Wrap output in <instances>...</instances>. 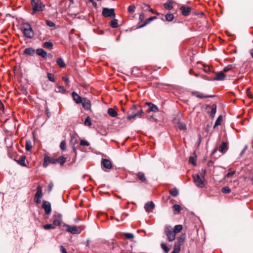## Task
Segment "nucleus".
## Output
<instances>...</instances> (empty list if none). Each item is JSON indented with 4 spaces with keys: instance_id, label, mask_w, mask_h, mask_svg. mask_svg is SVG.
<instances>
[{
    "instance_id": "nucleus-28",
    "label": "nucleus",
    "mask_w": 253,
    "mask_h": 253,
    "mask_svg": "<svg viewBox=\"0 0 253 253\" xmlns=\"http://www.w3.org/2000/svg\"><path fill=\"white\" fill-rule=\"evenodd\" d=\"M42 187L40 185H38L37 188V192L35 197H37V198H42Z\"/></svg>"
},
{
    "instance_id": "nucleus-59",
    "label": "nucleus",
    "mask_w": 253,
    "mask_h": 253,
    "mask_svg": "<svg viewBox=\"0 0 253 253\" xmlns=\"http://www.w3.org/2000/svg\"><path fill=\"white\" fill-rule=\"evenodd\" d=\"M235 173V171H229L227 174H226V176L227 177H231V176L233 175Z\"/></svg>"
},
{
    "instance_id": "nucleus-10",
    "label": "nucleus",
    "mask_w": 253,
    "mask_h": 253,
    "mask_svg": "<svg viewBox=\"0 0 253 253\" xmlns=\"http://www.w3.org/2000/svg\"><path fill=\"white\" fill-rule=\"evenodd\" d=\"M42 207L44 210L45 213H46L48 215L51 213V205L48 202L43 201L42 202Z\"/></svg>"
},
{
    "instance_id": "nucleus-62",
    "label": "nucleus",
    "mask_w": 253,
    "mask_h": 253,
    "mask_svg": "<svg viewBox=\"0 0 253 253\" xmlns=\"http://www.w3.org/2000/svg\"><path fill=\"white\" fill-rule=\"evenodd\" d=\"M145 18L144 14L142 13L139 15V19L140 21H142Z\"/></svg>"
},
{
    "instance_id": "nucleus-46",
    "label": "nucleus",
    "mask_w": 253,
    "mask_h": 253,
    "mask_svg": "<svg viewBox=\"0 0 253 253\" xmlns=\"http://www.w3.org/2000/svg\"><path fill=\"white\" fill-rule=\"evenodd\" d=\"M60 148L63 151H64L66 149V143L65 140H63L61 141L60 144Z\"/></svg>"
},
{
    "instance_id": "nucleus-54",
    "label": "nucleus",
    "mask_w": 253,
    "mask_h": 253,
    "mask_svg": "<svg viewBox=\"0 0 253 253\" xmlns=\"http://www.w3.org/2000/svg\"><path fill=\"white\" fill-rule=\"evenodd\" d=\"M178 127L181 130H185L186 129V126L183 123H180L178 126Z\"/></svg>"
},
{
    "instance_id": "nucleus-32",
    "label": "nucleus",
    "mask_w": 253,
    "mask_h": 253,
    "mask_svg": "<svg viewBox=\"0 0 253 253\" xmlns=\"http://www.w3.org/2000/svg\"><path fill=\"white\" fill-rule=\"evenodd\" d=\"M107 112H108V114H109V115L112 117H115L118 115L117 111H116L113 108H109L108 109Z\"/></svg>"
},
{
    "instance_id": "nucleus-24",
    "label": "nucleus",
    "mask_w": 253,
    "mask_h": 253,
    "mask_svg": "<svg viewBox=\"0 0 253 253\" xmlns=\"http://www.w3.org/2000/svg\"><path fill=\"white\" fill-rule=\"evenodd\" d=\"M35 51L32 47L26 48L24 50V54L33 56L35 54Z\"/></svg>"
},
{
    "instance_id": "nucleus-22",
    "label": "nucleus",
    "mask_w": 253,
    "mask_h": 253,
    "mask_svg": "<svg viewBox=\"0 0 253 253\" xmlns=\"http://www.w3.org/2000/svg\"><path fill=\"white\" fill-rule=\"evenodd\" d=\"M186 239V234L185 233L182 234L179 237H177L176 242L183 245L185 242Z\"/></svg>"
},
{
    "instance_id": "nucleus-43",
    "label": "nucleus",
    "mask_w": 253,
    "mask_h": 253,
    "mask_svg": "<svg viewBox=\"0 0 253 253\" xmlns=\"http://www.w3.org/2000/svg\"><path fill=\"white\" fill-rule=\"evenodd\" d=\"M161 247L166 253H168L169 251V249L165 243H162Z\"/></svg>"
},
{
    "instance_id": "nucleus-12",
    "label": "nucleus",
    "mask_w": 253,
    "mask_h": 253,
    "mask_svg": "<svg viewBox=\"0 0 253 253\" xmlns=\"http://www.w3.org/2000/svg\"><path fill=\"white\" fill-rule=\"evenodd\" d=\"M101 166L103 168L110 169L112 168V165L111 161L107 159H102Z\"/></svg>"
},
{
    "instance_id": "nucleus-53",
    "label": "nucleus",
    "mask_w": 253,
    "mask_h": 253,
    "mask_svg": "<svg viewBox=\"0 0 253 253\" xmlns=\"http://www.w3.org/2000/svg\"><path fill=\"white\" fill-rule=\"evenodd\" d=\"M46 24L50 27H54L55 26V24L53 22L49 20H46Z\"/></svg>"
},
{
    "instance_id": "nucleus-35",
    "label": "nucleus",
    "mask_w": 253,
    "mask_h": 253,
    "mask_svg": "<svg viewBox=\"0 0 253 253\" xmlns=\"http://www.w3.org/2000/svg\"><path fill=\"white\" fill-rule=\"evenodd\" d=\"M182 245L175 242L173 247V251L179 253L181 249V246Z\"/></svg>"
},
{
    "instance_id": "nucleus-52",
    "label": "nucleus",
    "mask_w": 253,
    "mask_h": 253,
    "mask_svg": "<svg viewBox=\"0 0 253 253\" xmlns=\"http://www.w3.org/2000/svg\"><path fill=\"white\" fill-rule=\"evenodd\" d=\"M135 8L134 5H131L128 7V12L132 13L134 12Z\"/></svg>"
},
{
    "instance_id": "nucleus-30",
    "label": "nucleus",
    "mask_w": 253,
    "mask_h": 253,
    "mask_svg": "<svg viewBox=\"0 0 253 253\" xmlns=\"http://www.w3.org/2000/svg\"><path fill=\"white\" fill-rule=\"evenodd\" d=\"M56 63L57 65L61 68H64L66 67V64L61 58H58L56 60Z\"/></svg>"
},
{
    "instance_id": "nucleus-8",
    "label": "nucleus",
    "mask_w": 253,
    "mask_h": 253,
    "mask_svg": "<svg viewBox=\"0 0 253 253\" xmlns=\"http://www.w3.org/2000/svg\"><path fill=\"white\" fill-rule=\"evenodd\" d=\"M66 231L73 234H79L81 232L82 229L79 226L67 225Z\"/></svg>"
},
{
    "instance_id": "nucleus-47",
    "label": "nucleus",
    "mask_w": 253,
    "mask_h": 253,
    "mask_svg": "<svg viewBox=\"0 0 253 253\" xmlns=\"http://www.w3.org/2000/svg\"><path fill=\"white\" fill-rule=\"evenodd\" d=\"M222 121V117L221 116H219L217 119L215 124L214 126L220 125Z\"/></svg>"
},
{
    "instance_id": "nucleus-33",
    "label": "nucleus",
    "mask_w": 253,
    "mask_h": 253,
    "mask_svg": "<svg viewBox=\"0 0 253 253\" xmlns=\"http://www.w3.org/2000/svg\"><path fill=\"white\" fill-rule=\"evenodd\" d=\"M56 161L57 163H59L61 166H63L66 162V158L63 156H60L59 158L56 159Z\"/></svg>"
},
{
    "instance_id": "nucleus-64",
    "label": "nucleus",
    "mask_w": 253,
    "mask_h": 253,
    "mask_svg": "<svg viewBox=\"0 0 253 253\" xmlns=\"http://www.w3.org/2000/svg\"><path fill=\"white\" fill-rule=\"evenodd\" d=\"M92 5H93L94 7H96L97 6V4H96V3L95 1H93L92 2Z\"/></svg>"
},
{
    "instance_id": "nucleus-21",
    "label": "nucleus",
    "mask_w": 253,
    "mask_h": 253,
    "mask_svg": "<svg viewBox=\"0 0 253 253\" xmlns=\"http://www.w3.org/2000/svg\"><path fill=\"white\" fill-rule=\"evenodd\" d=\"M37 54L42 57V58H46L47 57V53L42 48H38L36 50Z\"/></svg>"
},
{
    "instance_id": "nucleus-13",
    "label": "nucleus",
    "mask_w": 253,
    "mask_h": 253,
    "mask_svg": "<svg viewBox=\"0 0 253 253\" xmlns=\"http://www.w3.org/2000/svg\"><path fill=\"white\" fill-rule=\"evenodd\" d=\"M72 95L74 100L77 104H80L82 102L84 98L81 97L77 93L73 91L72 93Z\"/></svg>"
},
{
    "instance_id": "nucleus-40",
    "label": "nucleus",
    "mask_w": 253,
    "mask_h": 253,
    "mask_svg": "<svg viewBox=\"0 0 253 253\" xmlns=\"http://www.w3.org/2000/svg\"><path fill=\"white\" fill-rule=\"evenodd\" d=\"M165 8L168 10H170L173 8L172 3L171 1H168L164 5Z\"/></svg>"
},
{
    "instance_id": "nucleus-16",
    "label": "nucleus",
    "mask_w": 253,
    "mask_h": 253,
    "mask_svg": "<svg viewBox=\"0 0 253 253\" xmlns=\"http://www.w3.org/2000/svg\"><path fill=\"white\" fill-rule=\"evenodd\" d=\"M226 78V75L223 71L218 72L215 73V76L214 78V80L223 81Z\"/></svg>"
},
{
    "instance_id": "nucleus-42",
    "label": "nucleus",
    "mask_w": 253,
    "mask_h": 253,
    "mask_svg": "<svg viewBox=\"0 0 253 253\" xmlns=\"http://www.w3.org/2000/svg\"><path fill=\"white\" fill-rule=\"evenodd\" d=\"M43 228L45 230H50V229H54L55 227H54V225H53L52 224H48L44 225L43 226Z\"/></svg>"
},
{
    "instance_id": "nucleus-63",
    "label": "nucleus",
    "mask_w": 253,
    "mask_h": 253,
    "mask_svg": "<svg viewBox=\"0 0 253 253\" xmlns=\"http://www.w3.org/2000/svg\"><path fill=\"white\" fill-rule=\"evenodd\" d=\"M62 80L66 82V84L69 83V79L67 77H63L62 78Z\"/></svg>"
},
{
    "instance_id": "nucleus-34",
    "label": "nucleus",
    "mask_w": 253,
    "mask_h": 253,
    "mask_svg": "<svg viewBox=\"0 0 253 253\" xmlns=\"http://www.w3.org/2000/svg\"><path fill=\"white\" fill-rule=\"evenodd\" d=\"M42 46L43 48L51 49L53 47V43L50 42H46L43 43Z\"/></svg>"
},
{
    "instance_id": "nucleus-7",
    "label": "nucleus",
    "mask_w": 253,
    "mask_h": 253,
    "mask_svg": "<svg viewBox=\"0 0 253 253\" xmlns=\"http://www.w3.org/2000/svg\"><path fill=\"white\" fill-rule=\"evenodd\" d=\"M194 181L197 186L200 188H203L205 186L204 183L198 174L193 176Z\"/></svg>"
},
{
    "instance_id": "nucleus-49",
    "label": "nucleus",
    "mask_w": 253,
    "mask_h": 253,
    "mask_svg": "<svg viewBox=\"0 0 253 253\" xmlns=\"http://www.w3.org/2000/svg\"><path fill=\"white\" fill-rule=\"evenodd\" d=\"M84 124L85 126H90L91 125V122L89 117H86V118L85 119Z\"/></svg>"
},
{
    "instance_id": "nucleus-15",
    "label": "nucleus",
    "mask_w": 253,
    "mask_h": 253,
    "mask_svg": "<svg viewBox=\"0 0 253 253\" xmlns=\"http://www.w3.org/2000/svg\"><path fill=\"white\" fill-rule=\"evenodd\" d=\"M81 104L84 109L86 110H89L91 108L90 101L88 99L84 98Z\"/></svg>"
},
{
    "instance_id": "nucleus-26",
    "label": "nucleus",
    "mask_w": 253,
    "mask_h": 253,
    "mask_svg": "<svg viewBox=\"0 0 253 253\" xmlns=\"http://www.w3.org/2000/svg\"><path fill=\"white\" fill-rule=\"evenodd\" d=\"M146 104L149 106V112H157L158 111V108L157 106L152 104V103H147Z\"/></svg>"
},
{
    "instance_id": "nucleus-5",
    "label": "nucleus",
    "mask_w": 253,
    "mask_h": 253,
    "mask_svg": "<svg viewBox=\"0 0 253 253\" xmlns=\"http://www.w3.org/2000/svg\"><path fill=\"white\" fill-rule=\"evenodd\" d=\"M102 14L104 17L115 18L116 17V14L114 8H103L102 9Z\"/></svg>"
},
{
    "instance_id": "nucleus-31",
    "label": "nucleus",
    "mask_w": 253,
    "mask_h": 253,
    "mask_svg": "<svg viewBox=\"0 0 253 253\" xmlns=\"http://www.w3.org/2000/svg\"><path fill=\"white\" fill-rule=\"evenodd\" d=\"M183 229V226L182 225L178 224L175 225L174 228L172 229L173 232L176 234L177 233H179Z\"/></svg>"
},
{
    "instance_id": "nucleus-11",
    "label": "nucleus",
    "mask_w": 253,
    "mask_h": 253,
    "mask_svg": "<svg viewBox=\"0 0 253 253\" xmlns=\"http://www.w3.org/2000/svg\"><path fill=\"white\" fill-rule=\"evenodd\" d=\"M138 180L140 181V182L143 183L145 184L148 183V181L147 178L145 176V174L144 172L141 171H139L135 174Z\"/></svg>"
},
{
    "instance_id": "nucleus-48",
    "label": "nucleus",
    "mask_w": 253,
    "mask_h": 253,
    "mask_svg": "<svg viewBox=\"0 0 253 253\" xmlns=\"http://www.w3.org/2000/svg\"><path fill=\"white\" fill-rule=\"evenodd\" d=\"M221 191L223 193H225V194H228V193H230L231 192V189L229 188V187L228 186H225L224 187H223L221 189Z\"/></svg>"
},
{
    "instance_id": "nucleus-60",
    "label": "nucleus",
    "mask_w": 253,
    "mask_h": 253,
    "mask_svg": "<svg viewBox=\"0 0 253 253\" xmlns=\"http://www.w3.org/2000/svg\"><path fill=\"white\" fill-rule=\"evenodd\" d=\"M0 111H2L3 113H4V106L0 100Z\"/></svg>"
},
{
    "instance_id": "nucleus-19",
    "label": "nucleus",
    "mask_w": 253,
    "mask_h": 253,
    "mask_svg": "<svg viewBox=\"0 0 253 253\" xmlns=\"http://www.w3.org/2000/svg\"><path fill=\"white\" fill-rule=\"evenodd\" d=\"M61 217V215L60 214H58L57 215L55 216L53 220V225H54V227L59 226L61 224V220L60 218Z\"/></svg>"
},
{
    "instance_id": "nucleus-50",
    "label": "nucleus",
    "mask_w": 253,
    "mask_h": 253,
    "mask_svg": "<svg viewBox=\"0 0 253 253\" xmlns=\"http://www.w3.org/2000/svg\"><path fill=\"white\" fill-rule=\"evenodd\" d=\"M80 145H82V146H89L90 144L86 140H84V139H81V140H80Z\"/></svg>"
},
{
    "instance_id": "nucleus-9",
    "label": "nucleus",
    "mask_w": 253,
    "mask_h": 253,
    "mask_svg": "<svg viewBox=\"0 0 253 253\" xmlns=\"http://www.w3.org/2000/svg\"><path fill=\"white\" fill-rule=\"evenodd\" d=\"M191 94L197 98L200 99L207 98H212L214 96V95H205L202 92L197 91H192Z\"/></svg>"
},
{
    "instance_id": "nucleus-27",
    "label": "nucleus",
    "mask_w": 253,
    "mask_h": 253,
    "mask_svg": "<svg viewBox=\"0 0 253 253\" xmlns=\"http://www.w3.org/2000/svg\"><path fill=\"white\" fill-rule=\"evenodd\" d=\"M173 211L174 214H178L182 210L181 207L177 204L174 205L172 207Z\"/></svg>"
},
{
    "instance_id": "nucleus-39",
    "label": "nucleus",
    "mask_w": 253,
    "mask_h": 253,
    "mask_svg": "<svg viewBox=\"0 0 253 253\" xmlns=\"http://www.w3.org/2000/svg\"><path fill=\"white\" fill-rule=\"evenodd\" d=\"M55 90L56 92H61V93H64L66 91L64 86H61V85H57Z\"/></svg>"
},
{
    "instance_id": "nucleus-36",
    "label": "nucleus",
    "mask_w": 253,
    "mask_h": 253,
    "mask_svg": "<svg viewBox=\"0 0 253 253\" xmlns=\"http://www.w3.org/2000/svg\"><path fill=\"white\" fill-rule=\"evenodd\" d=\"M110 25L113 28H117L119 26L117 19H114L110 22Z\"/></svg>"
},
{
    "instance_id": "nucleus-37",
    "label": "nucleus",
    "mask_w": 253,
    "mask_h": 253,
    "mask_svg": "<svg viewBox=\"0 0 253 253\" xmlns=\"http://www.w3.org/2000/svg\"><path fill=\"white\" fill-rule=\"evenodd\" d=\"M169 192V194L173 197H176L178 195V191L176 188H173L170 190Z\"/></svg>"
},
{
    "instance_id": "nucleus-17",
    "label": "nucleus",
    "mask_w": 253,
    "mask_h": 253,
    "mask_svg": "<svg viewBox=\"0 0 253 253\" xmlns=\"http://www.w3.org/2000/svg\"><path fill=\"white\" fill-rule=\"evenodd\" d=\"M208 108H211V111L208 112L211 118H213L216 111V105L215 104H213L211 105V107H210L209 105H207L206 109H208Z\"/></svg>"
},
{
    "instance_id": "nucleus-57",
    "label": "nucleus",
    "mask_w": 253,
    "mask_h": 253,
    "mask_svg": "<svg viewBox=\"0 0 253 253\" xmlns=\"http://www.w3.org/2000/svg\"><path fill=\"white\" fill-rule=\"evenodd\" d=\"M144 7H142V8H143V9L145 8V10H148V11L152 12V9L151 8L149 5H147V4H144Z\"/></svg>"
},
{
    "instance_id": "nucleus-51",
    "label": "nucleus",
    "mask_w": 253,
    "mask_h": 253,
    "mask_svg": "<svg viewBox=\"0 0 253 253\" xmlns=\"http://www.w3.org/2000/svg\"><path fill=\"white\" fill-rule=\"evenodd\" d=\"M47 78H48V80L52 82H54L55 81L54 76L51 73L47 74Z\"/></svg>"
},
{
    "instance_id": "nucleus-38",
    "label": "nucleus",
    "mask_w": 253,
    "mask_h": 253,
    "mask_svg": "<svg viewBox=\"0 0 253 253\" xmlns=\"http://www.w3.org/2000/svg\"><path fill=\"white\" fill-rule=\"evenodd\" d=\"M156 18H157V17L156 16H153V17H151L145 20V23L143 25L140 26L139 27V28H142V27H144V26H145L147 24H148L150 21H151L152 20H154L155 19H156Z\"/></svg>"
},
{
    "instance_id": "nucleus-56",
    "label": "nucleus",
    "mask_w": 253,
    "mask_h": 253,
    "mask_svg": "<svg viewBox=\"0 0 253 253\" xmlns=\"http://www.w3.org/2000/svg\"><path fill=\"white\" fill-rule=\"evenodd\" d=\"M246 92H247V94L248 95V96L250 98H253V94L251 93V92L250 91V89L249 88H248L247 89H246Z\"/></svg>"
},
{
    "instance_id": "nucleus-20",
    "label": "nucleus",
    "mask_w": 253,
    "mask_h": 253,
    "mask_svg": "<svg viewBox=\"0 0 253 253\" xmlns=\"http://www.w3.org/2000/svg\"><path fill=\"white\" fill-rule=\"evenodd\" d=\"M227 143L225 142H222L221 145L218 148L219 151L222 154H224L227 151Z\"/></svg>"
},
{
    "instance_id": "nucleus-23",
    "label": "nucleus",
    "mask_w": 253,
    "mask_h": 253,
    "mask_svg": "<svg viewBox=\"0 0 253 253\" xmlns=\"http://www.w3.org/2000/svg\"><path fill=\"white\" fill-rule=\"evenodd\" d=\"M193 154V156H191L189 157V163L192 164L193 166H196L197 163V156L196 155V152H194Z\"/></svg>"
},
{
    "instance_id": "nucleus-14",
    "label": "nucleus",
    "mask_w": 253,
    "mask_h": 253,
    "mask_svg": "<svg viewBox=\"0 0 253 253\" xmlns=\"http://www.w3.org/2000/svg\"><path fill=\"white\" fill-rule=\"evenodd\" d=\"M155 208V204L152 201L146 203L144 206V208L147 212H151Z\"/></svg>"
},
{
    "instance_id": "nucleus-25",
    "label": "nucleus",
    "mask_w": 253,
    "mask_h": 253,
    "mask_svg": "<svg viewBox=\"0 0 253 253\" xmlns=\"http://www.w3.org/2000/svg\"><path fill=\"white\" fill-rule=\"evenodd\" d=\"M26 160V156L25 155H22L20 157V159L17 161V163L22 167H27V166L25 163Z\"/></svg>"
},
{
    "instance_id": "nucleus-45",
    "label": "nucleus",
    "mask_w": 253,
    "mask_h": 253,
    "mask_svg": "<svg viewBox=\"0 0 253 253\" xmlns=\"http://www.w3.org/2000/svg\"><path fill=\"white\" fill-rule=\"evenodd\" d=\"M202 69L204 71V72H205L206 73L209 74L211 72L210 67L208 65H203Z\"/></svg>"
},
{
    "instance_id": "nucleus-44",
    "label": "nucleus",
    "mask_w": 253,
    "mask_h": 253,
    "mask_svg": "<svg viewBox=\"0 0 253 253\" xmlns=\"http://www.w3.org/2000/svg\"><path fill=\"white\" fill-rule=\"evenodd\" d=\"M166 19L168 21H171L173 18L174 16L172 14H167L165 16Z\"/></svg>"
},
{
    "instance_id": "nucleus-2",
    "label": "nucleus",
    "mask_w": 253,
    "mask_h": 253,
    "mask_svg": "<svg viewBox=\"0 0 253 253\" xmlns=\"http://www.w3.org/2000/svg\"><path fill=\"white\" fill-rule=\"evenodd\" d=\"M22 31L25 37L32 39L34 36V33L31 26L28 23L22 25Z\"/></svg>"
},
{
    "instance_id": "nucleus-1",
    "label": "nucleus",
    "mask_w": 253,
    "mask_h": 253,
    "mask_svg": "<svg viewBox=\"0 0 253 253\" xmlns=\"http://www.w3.org/2000/svg\"><path fill=\"white\" fill-rule=\"evenodd\" d=\"M32 12L31 14L34 15L38 12L42 11L45 7L44 4L42 0H31Z\"/></svg>"
},
{
    "instance_id": "nucleus-3",
    "label": "nucleus",
    "mask_w": 253,
    "mask_h": 253,
    "mask_svg": "<svg viewBox=\"0 0 253 253\" xmlns=\"http://www.w3.org/2000/svg\"><path fill=\"white\" fill-rule=\"evenodd\" d=\"M164 233L168 241L172 242L175 240L176 234L173 232L171 226H166L165 227Z\"/></svg>"
},
{
    "instance_id": "nucleus-18",
    "label": "nucleus",
    "mask_w": 253,
    "mask_h": 253,
    "mask_svg": "<svg viewBox=\"0 0 253 253\" xmlns=\"http://www.w3.org/2000/svg\"><path fill=\"white\" fill-rule=\"evenodd\" d=\"M180 9L181 11L182 15L184 16L188 15L190 14L192 9L191 7L185 6H181Z\"/></svg>"
},
{
    "instance_id": "nucleus-55",
    "label": "nucleus",
    "mask_w": 253,
    "mask_h": 253,
    "mask_svg": "<svg viewBox=\"0 0 253 253\" xmlns=\"http://www.w3.org/2000/svg\"><path fill=\"white\" fill-rule=\"evenodd\" d=\"M124 235L127 239H132L134 237L133 235L130 233H126Z\"/></svg>"
},
{
    "instance_id": "nucleus-4",
    "label": "nucleus",
    "mask_w": 253,
    "mask_h": 253,
    "mask_svg": "<svg viewBox=\"0 0 253 253\" xmlns=\"http://www.w3.org/2000/svg\"><path fill=\"white\" fill-rule=\"evenodd\" d=\"M138 106L136 105H133L131 107V111H132V115H128L127 117V119L129 120H130L131 119H134L136 117H140L142 114H143V111L142 109H140L137 111V112H135V111L137 110Z\"/></svg>"
},
{
    "instance_id": "nucleus-6",
    "label": "nucleus",
    "mask_w": 253,
    "mask_h": 253,
    "mask_svg": "<svg viewBox=\"0 0 253 253\" xmlns=\"http://www.w3.org/2000/svg\"><path fill=\"white\" fill-rule=\"evenodd\" d=\"M49 164H57L56 159L53 157H50L47 154H44L43 167L46 168Z\"/></svg>"
},
{
    "instance_id": "nucleus-58",
    "label": "nucleus",
    "mask_w": 253,
    "mask_h": 253,
    "mask_svg": "<svg viewBox=\"0 0 253 253\" xmlns=\"http://www.w3.org/2000/svg\"><path fill=\"white\" fill-rule=\"evenodd\" d=\"M59 248L62 253H67L66 249L63 246H60Z\"/></svg>"
},
{
    "instance_id": "nucleus-41",
    "label": "nucleus",
    "mask_w": 253,
    "mask_h": 253,
    "mask_svg": "<svg viewBox=\"0 0 253 253\" xmlns=\"http://www.w3.org/2000/svg\"><path fill=\"white\" fill-rule=\"evenodd\" d=\"M32 146L30 141H27L25 145V149L27 151H30L32 149Z\"/></svg>"
},
{
    "instance_id": "nucleus-29",
    "label": "nucleus",
    "mask_w": 253,
    "mask_h": 253,
    "mask_svg": "<svg viewBox=\"0 0 253 253\" xmlns=\"http://www.w3.org/2000/svg\"><path fill=\"white\" fill-rule=\"evenodd\" d=\"M235 65L234 64H229L227 66H225L223 69V72L226 73L230 71L233 70V69H235Z\"/></svg>"
},
{
    "instance_id": "nucleus-61",
    "label": "nucleus",
    "mask_w": 253,
    "mask_h": 253,
    "mask_svg": "<svg viewBox=\"0 0 253 253\" xmlns=\"http://www.w3.org/2000/svg\"><path fill=\"white\" fill-rule=\"evenodd\" d=\"M41 198H37V197H35V198H34V201L37 204H39L41 203Z\"/></svg>"
}]
</instances>
